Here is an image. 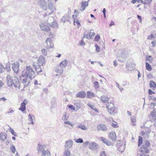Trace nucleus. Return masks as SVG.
Listing matches in <instances>:
<instances>
[{
	"label": "nucleus",
	"mask_w": 156,
	"mask_h": 156,
	"mask_svg": "<svg viewBox=\"0 0 156 156\" xmlns=\"http://www.w3.org/2000/svg\"><path fill=\"white\" fill-rule=\"evenodd\" d=\"M35 76V73L32 67L30 66H27L25 69L22 73V75L20 78L22 81V83L24 84V87H27L29 85L30 82L28 81L27 84L28 77L30 80H32Z\"/></svg>",
	"instance_id": "obj_1"
},
{
	"label": "nucleus",
	"mask_w": 156,
	"mask_h": 156,
	"mask_svg": "<svg viewBox=\"0 0 156 156\" xmlns=\"http://www.w3.org/2000/svg\"><path fill=\"white\" fill-rule=\"evenodd\" d=\"M7 84L8 87H14L16 89H19L20 83L18 78L17 77H11L10 76L7 77Z\"/></svg>",
	"instance_id": "obj_2"
},
{
	"label": "nucleus",
	"mask_w": 156,
	"mask_h": 156,
	"mask_svg": "<svg viewBox=\"0 0 156 156\" xmlns=\"http://www.w3.org/2000/svg\"><path fill=\"white\" fill-rule=\"evenodd\" d=\"M150 144L149 141L147 140L144 141L143 145L140 148V152L143 153H148L150 150Z\"/></svg>",
	"instance_id": "obj_3"
},
{
	"label": "nucleus",
	"mask_w": 156,
	"mask_h": 156,
	"mask_svg": "<svg viewBox=\"0 0 156 156\" xmlns=\"http://www.w3.org/2000/svg\"><path fill=\"white\" fill-rule=\"evenodd\" d=\"M125 144H121L120 140L117 141V143L116 145V147L118 150L121 153L123 152L125 148Z\"/></svg>",
	"instance_id": "obj_4"
},
{
	"label": "nucleus",
	"mask_w": 156,
	"mask_h": 156,
	"mask_svg": "<svg viewBox=\"0 0 156 156\" xmlns=\"http://www.w3.org/2000/svg\"><path fill=\"white\" fill-rule=\"evenodd\" d=\"M135 64L133 62L130 60L127 61L126 63V67L130 71L135 69Z\"/></svg>",
	"instance_id": "obj_5"
},
{
	"label": "nucleus",
	"mask_w": 156,
	"mask_h": 156,
	"mask_svg": "<svg viewBox=\"0 0 156 156\" xmlns=\"http://www.w3.org/2000/svg\"><path fill=\"white\" fill-rule=\"evenodd\" d=\"M46 62L45 58L43 56H40L38 58L37 62L36 64L39 66H43L45 65Z\"/></svg>",
	"instance_id": "obj_6"
},
{
	"label": "nucleus",
	"mask_w": 156,
	"mask_h": 156,
	"mask_svg": "<svg viewBox=\"0 0 156 156\" xmlns=\"http://www.w3.org/2000/svg\"><path fill=\"white\" fill-rule=\"evenodd\" d=\"M12 68L14 72L16 73H18L20 71L19 62H15L12 64Z\"/></svg>",
	"instance_id": "obj_7"
},
{
	"label": "nucleus",
	"mask_w": 156,
	"mask_h": 156,
	"mask_svg": "<svg viewBox=\"0 0 156 156\" xmlns=\"http://www.w3.org/2000/svg\"><path fill=\"white\" fill-rule=\"evenodd\" d=\"M50 24H48L42 23L40 25L41 29L43 30L48 32L50 30Z\"/></svg>",
	"instance_id": "obj_8"
},
{
	"label": "nucleus",
	"mask_w": 156,
	"mask_h": 156,
	"mask_svg": "<svg viewBox=\"0 0 156 156\" xmlns=\"http://www.w3.org/2000/svg\"><path fill=\"white\" fill-rule=\"evenodd\" d=\"M33 66L35 68L36 71L38 73L42 71V69L41 68V66H39L36 64V63L34 62L33 64Z\"/></svg>",
	"instance_id": "obj_9"
},
{
	"label": "nucleus",
	"mask_w": 156,
	"mask_h": 156,
	"mask_svg": "<svg viewBox=\"0 0 156 156\" xmlns=\"http://www.w3.org/2000/svg\"><path fill=\"white\" fill-rule=\"evenodd\" d=\"M27 103L26 100H24L23 102L21 103V106L19 109L22 112L25 111L26 110V105Z\"/></svg>",
	"instance_id": "obj_10"
},
{
	"label": "nucleus",
	"mask_w": 156,
	"mask_h": 156,
	"mask_svg": "<svg viewBox=\"0 0 156 156\" xmlns=\"http://www.w3.org/2000/svg\"><path fill=\"white\" fill-rule=\"evenodd\" d=\"M72 18L74 19L73 20V24L74 25L76 26L79 28L81 26L79 22V21L78 19H76L75 17V16L74 15H73Z\"/></svg>",
	"instance_id": "obj_11"
},
{
	"label": "nucleus",
	"mask_w": 156,
	"mask_h": 156,
	"mask_svg": "<svg viewBox=\"0 0 156 156\" xmlns=\"http://www.w3.org/2000/svg\"><path fill=\"white\" fill-rule=\"evenodd\" d=\"M86 95V92L84 91H81L79 92L76 95V97L77 98H84Z\"/></svg>",
	"instance_id": "obj_12"
},
{
	"label": "nucleus",
	"mask_w": 156,
	"mask_h": 156,
	"mask_svg": "<svg viewBox=\"0 0 156 156\" xmlns=\"http://www.w3.org/2000/svg\"><path fill=\"white\" fill-rule=\"evenodd\" d=\"M95 34L94 32H89L86 35H84L85 37L87 38H92L95 36Z\"/></svg>",
	"instance_id": "obj_13"
},
{
	"label": "nucleus",
	"mask_w": 156,
	"mask_h": 156,
	"mask_svg": "<svg viewBox=\"0 0 156 156\" xmlns=\"http://www.w3.org/2000/svg\"><path fill=\"white\" fill-rule=\"evenodd\" d=\"M110 138L113 141H115L116 140V135L115 132L112 131L110 133L109 135Z\"/></svg>",
	"instance_id": "obj_14"
},
{
	"label": "nucleus",
	"mask_w": 156,
	"mask_h": 156,
	"mask_svg": "<svg viewBox=\"0 0 156 156\" xmlns=\"http://www.w3.org/2000/svg\"><path fill=\"white\" fill-rule=\"evenodd\" d=\"M88 5V3L87 2H82L81 8L80 10L83 11L85 10L86 7Z\"/></svg>",
	"instance_id": "obj_15"
},
{
	"label": "nucleus",
	"mask_w": 156,
	"mask_h": 156,
	"mask_svg": "<svg viewBox=\"0 0 156 156\" xmlns=\"http://www.w3.org/2000/svg\"><path fill=\"white\" fill-rule=\"evenodd\" d=\"M7 135L5 133H0V139L2 141L5 140L7 138Z\"/></svg>",
	"instance_id": "obj_16"
},
{
	"label": "nucleus",
	"mask_w": 156,
	"mask_h": 156,
	"mask_svg": "<svg viewBox=\"0 0 156 156\" xmlns=\"http://www.w3.org/2000/svg\"><path fill=\"white\" fill-rule=\"evenodd\" d=\"M107 128L106 126L104 124H99L98 125V130H101L103 131H106Z\"/></svg>",
	"instance_id": "obj_17"
},
{
	"label": "nucleus",
	"mask_w": 156,
	"mask_h": 156,
	"mask_svg": "<svg viewBox=\"0 0 156 156\" xmlns=\"http://www.w3.org/2000/svg\"><path fill=\"white\" fill-rule=\"evenodd\" d=\"M152 0H138V2L145 4H150Z\"/></svg>",
	"instance_id": "obj_18"
},
{
	"label": "nucleus",
	"mask_w": 156,
	"mask_h": 156,
	"mask_svg": "<svg viewBox=\"0 0 156 156\" xmlns=\"http://www.w3.org/2000/svg\"><path fill=\"white\" fill-rule=\"evenodd\" d=\"M149 85L151 88L154 90L156 87V83L154 82L151 80L150 81Z\"/></svg>",
	"instance_id": "obj_19"
},
{
	"label": "nucleus",
	"mask_w": 156,
	"mask_h": 156,
	"mask_svg": "<svg viewBox=\"0 0 156 156\" xmlns=\"http://www.w3.org/2000/svg\"><path fill=\"white\" fill-rule=\"evenodd\" d=\"M41 156H50V153L48 150H43L42 152Z\"/></svg>",
	"instance_id": "obj_20"
},
{
	"label": "nucleus",
	"mask_w": 156,
	"mask_h": 156,
	"mask_svg": "<svg viewBox=\"0 0 156 156\" xmlns=\"http://www.w3.org/2000/svg\"><path fill=\"white\" fill-rule=\"evenodd\" d=\"M67 64V61L66 60H65L64 61L61 62L59 65L62 68H64L66 67Z\"/></svg>",
	"instance_id": "obj_21"
},
{
	"label": "nucleus",
	"mask_w": 156,
	"mask_h": 156,
	"mask_svg": "<svg viewBox=\"0 0 156 156\" xmlns=\"http://www.w3.org/2000/svg\"><path fill=\"white\" fill-rule=\"evenodd\" d=\"M115 107H112L108 109V111L109 113L110 114H114L115 111Z\"/></svg>",
	"instance_id": "obj_22"
},
{
	"label": "nucleus",
	"mask_w": 156,
	"mask_h": 156,
	"mask_svg": "<svg viewBox=\"0 0 156 156\" xmlns=\"http://www.w3.org/2000/svg\"><path fill=\"white\" fill-rule=\"evenodd\" d=\"M66 147H70L72 146L73 144V142L72 140H70L69 141H66Z\"/></svg>",
	"instance_id": "obj_23"
},
{
	"label": "nucleus",
	"mask_w": 156,
	"mask_h": 156,
	"mask_svg": "<svg viewBox=\"0 0 156 156\" xmlns=\"http://www.w3.org/2000/svg\"><path fill=\"white\" fill-rule=\"evenodd\" d=\"M87 97L88 98H92L95 96L94 94L90 91H87Z\"/></svg>",
	"instance_id": "obj_24"
},
{
	"label": "nucleus",
	"mask_w": 156,
	"mask_h": 156,
	"mask_svg": "<svg viewBox=\"0 0 156 156\" xmlns=\"http://www.w3.org/2000/svg\"><path fill=\"white\" fill-rule=\"evenodd\" d=\"M114 107V105L113 103L112 102H110L109 103L108 102L106 104V108L107 109Z\"/></svg>",
	"instance_id": "obj_25"
},
{
	"label": "nucleus",
	"mask_w": 156,
	"mask_h": 156,
	"mask_svg": "<svg viewBox=\"0 0 156 156\" xmlns=\"http://www.w3.org/2000/svg\"><path fill=\"white\" fill-rule=\"evenodd\" d=\"M101 101L104 103L107 102L108 101L109 98H108L105 96H103L101 97Z\"/></svg>",
	"instance_id": "obj_26"
},
{
	"label": "nucleus",
	"mask_w": 156,
	"mask_h": 156,
	"mask_svg": "<svg viewBox=\"0 0 156 156\" xmlns=\"http://www.w3.org/2000/svg\"><path fill=\"white\" fill-rule=\"evenodd\" d=\"M145 64L146 69L149 71H151L152 70V68L151 66L147 62H146Z\"/></svg>",
	"instance_id": "obj_27"
},
{
	"label": "nucleus",
	"mask_w": 156,
	"mask_h": 156,
	"mask_svg": "<svg viewBox=\"0 0 156 156\" xmlns=\"http://www.w3.org/2000/svg\"><path fill=\"white\" fill-rule=\"evenodd\" d=\"M143 143V138L140 136H139L138 140V145L139 147Z\"/></svg>",
	"instance_id": "obj_28"
},
{
	"label": "nucleus",
	"mask_w": 156,
	"mask_h": 156,
	"mask_svg": "<svg viewBox=\"0 0 156 156\" xmlns=\"http://www.w3.org/2000/svg\"><path fill=\"white\" fill-rule=\"evenodd\" d=\"M146 60L149 62L150 63L152 62L153 61V58L150 55L147 56L146 57Z\"/></svg>",
	"instance_id": "obj_29"
},
{
	"label": "nucleus",
	"mask_w": 156,
	"mask_h": 156,
	"mask_svg": "<svg viewBox=\"0 0 156 156\" xmlns=\"http://www.w3.org/2000/svg\"><path fill=\"white\" fill-rule=\"evenodd\" d=\"M10 149L13 153L14 154L15 153L16 149L15 147L13 145L11 146Z\"/></svg>",
	"instance_id": "obj_30"
},
{
	"label": "nucleus",
	"mask_w": 156,
	"mask_h": 156,
	"mask_svg": "<svg viewBox=\"0 0 156 156\" xmlns=\"http://www.w3.org/2000/svg\"><path fill=\"white\" fill-rule=\"evenodd\" d=\"M5 70V67L3 65L0 63V73L3 72Z\"/></svg>",
	"instance_id": "obj_31"
},
{
	"label": "nucleus",
	"mask_w": 156,
	"mask_h": 156,
	"mask_svg": "<svg viewBox=\"0 0 156 156\" xmlns=\"http://www.w3.org/2000/svg\"><path fill=\"white\" fill-rule=\"evenodd\" d=\"M104 143L108 146H112V145L113 144L111 142L107 140L106 139L105 142Z\"/></svg>",
	"instance_id": "obj_32"
},
{
	"label": "nucleus",
	"mask_w": 156,
	"mask_h": 156,
	"mask_svg": "<svg viewBox=\"0 0 156 156\" xmlns=\"http://www.w3.org/2000/svg\"><path fill=\"white\" fill-rule=\"evenodd\" d=\"M9 131L13 135L15 136H17L16 133L15 132L13 129L10 127L9 129Z\"/></svg>",
	"instance_id": "obj_33"
},
{
	"label": "nucleus",
	"mask_w": 156,
	"mask_h": 156,
	"mask_svg": "<svg viewBox=\"0 0 156 156\" xmlns=\"http://www.w3.org/2000/svg\"><path fill=\"white\" fill-rule=\"evenodd\" d=\"M38 146L39 147V149L38 150V152H40L43 149V147L40 144H39L38 145Z\"/></svg>",
	"instance_id": "obj_34"
},
{
	"label": "nucleus",
	"mask_w": 156,
	"mask_h": 156,
	"mask_svg": "<svg viewBox=\"0 0 156 156\" xmlns=\"http://www.w3.org/2000/svg\"><path fill=\"white\" fill-rule=\"evenodd\" d=\"M150 115L152 117L156 116V110H154L153 112H151Z\"/></svg>",
	"instance_id": "obj_35"
},
{
	"label": "nucleus",
	"mask_w": 156,
	"mask_h": 156,
	"mask_svg": "<svg viewBox=\"0 0 156 156\" xmlns=\"http://www.w3.org/2000/svg\"><path fill=\"white\" fill-rule=\"evenodd\" d=\"M98 139L99 141H102L103 143L105 142L106 139L105 138L103 137H100Z\"/></svg>",
	"instance_id": "obj_36"
},
{
	"label": "nucleus",
	"mask_w": 156,
	"mask_h": 156,
	"mask_svg": "<svg viewBox=\"0 0 156 156\" xmlns=\"http://www.w3.org/2000/svg\"><path fill=\"white\" fill-rule=\"evenodd\" d=\"M41 51H42V53L44 55L46 56L47 55V51L45 49H42Z\"/></svg>",
	"instance_id": "obj_37"
},
{
	"label": "nucleus",
	"mask_w": 156,
	"mask_h": 156,
	"mask_svg": "<svg viewBox=\"0 0 156 156\" xmlns=\"http://www.w3.org/2000/svg\"><path fill=\"white\" fill-rule=\"evenodd\" d=\"M76 142L77 143H82L83 142V140L81 138L77 139L75 140Z\"/></svg>",
	"instance_id": "obj_38"
},
{
	"label": "nucleus",
	"mask_w": 156,
	"mask_h": 156,
	"mask_svg": "<svg viewBox=\"0 0 156 156\" xmlns=\"http://www.w3.org/2000/svg\"><path fill=\"white\" fill-rule=\"evenodd\" d=\"M48 8L51 10H52L53 11V9H54V7L52 4H50L48 5Z\"/></svg>",
	"instance_id": "obj_39"
},
{
	"label": "nucleus",
	"mask_w": 156,
	"mask_h": 156,
	"mask_svg": "<svg viewBox=\"0 0 156 156\" xmlns=\"http://www.w3.org/2000/svg\"><path fill=\"white\" fill-rule=\"evenodd\" d=\"M151 132V130L150 129H149L147 131H146L145 132L146 136H148Z\"/></svg>",
	"instance_id": "obj_40"
},
{
	"label": "nucleus",
	"mask_w": 156,
	"mask_h": 156,
	"mask_svg": "<svg viewBox=\"0 0 156 156\" xmlns=\"http://www.w3.org/2000/svg\"><path fill=\"white\" fill-rule=\"evenodd\" d=\"M131 121L132 122H135L136 121V117L135 116H133L131 117Z\"/></svg>",
	"instance_id": "obj_41"
},
{
	"label": "nucleus",
	"mask_w": 156,
	"mask_h": 156,
	"mask_svg": "<svg viewBox=\"0 0 156 156\" xmlns=\"http://www.w3.org/2000/svg\"><path fill=\"white\" fill-rule=\"evenodd\" d=\"M28 117H29V118L30 119V121L31 122V124H34V122H33V120H32V116L30 115V114L29 115Z\"/></svg>",
	"instance_id": "obj_42"
},
{
	"label": "nucleus",
	"mask_w": 156,
	"mask_h": 156,
	"mask_svg": "<svg viewBox=\"0 0 156 156\" xmlns=\"http://www.w3.org/2000/svg\"><path fill=\"white\" fill-rule=\"evenodd\" d=\"M80 45H84L85 44V42L83 40H81L79 43Z\"/></svg>",
	"instance_id": "obj_43"
},
{
	"label": "nucleus",
	"mask_w": 156,
	"mask_h": 156,
	"mask_svg": "<svg viewBox=\"0 0 156 156\" xmlns=\"http://www.w3.org/2000/svg\"><path fill=\"white\" fill-rule=\"evenodd\" d=\"M148 93L150 95H151L153 94H154V92H153L150 89L148 90Z\"/></svg>",
	"instance_id": "obj_44"
},
{
	"label": "nucleus",
	"mask_w": 156,
	"mask_h": 156,
	"mask_svg": "<svg viewBox=\"0 0 156 156\" xmlns=\"http://www.w3.org/2000/svg\"><path fill=\"white\" fill-rule=\"evenodd\" d=\"M112 126L114 128H117L118 127V125L116 123H112Z\"/></svg>",
	"instance_id": "obj_45"
},
{
	"label": "nucleus",
	"mask_w": 156,
	"mask_h": 156,
	"mask_svg": "<svg viewBox=\"0 0 156 156\" xmlns=\"http://www.w3.org/2000/svg\"><path fill=\"white\" fill-rule=\"evenodd\" d=\"M74 13L76 15V16H75V17L76 18L77 17V16L78 14V11L76 10L75 9L74 10Z\"/></svg>",
	"instance_id": "obj_46"
},
{
	"label": "nucleus",
	"mask_w": 156,
	"mask_h": 156,
	"mask_svg": "<svg viewBox=\"0 0 156 156\" xmlns=\"http://www.w3.org/2000/svg\"><path fill=\"white\" fill-rule=\"evenodd\" d=\"M68 106L69 107V108H71L72 109H73V110H75V108L73 107V105H68Z\"/></svg>",
	"instance_id": "obj_47"
},
{
	"label": "nucleus",
	"mask_w": 156,
	"mask_h": 156,
	"mask_svg": "<svg viewBox=\"0 0 156 156\" xmlns=\"http://www.w3.org/2000/svg\"><path fill=\"white\" fill-rule=\"evenodd\" d=\"M151 105L154 106V110H156V104L155 103H154L152 102L151 103Z\"/></svg>",
	"instance_id": "obj_48"
},
{
	"label": "nucleus",
	"mask_w": 156,
	"mask_h": 156,
	"mask_svg": "<svg viewBox=\"0 0 156 156\" xmlns=\"http://www.w3.org/2000/svg\"><path fill=\"white\" fill-rule=\"evenodd\" d=\"M100 156H106L105 151H102L100 154Z\"/></svg>",
	"instance_id": "obj_49"
},
{
	"label": "nucleus",
	"mask_w": 156,
	"mask_h": 156,
	"mask_svg": "<svg viewBox=\"0 0 156 156\" xmlns=\"http://www.w3.org/2000/svg\"><path fill=\"white\" fill-rule=\"evenodd\" d=\"M137 17L138 18L139 20V22L141 23L142 21L141 17L139 15H137Z\"/></svg>",
	"instance_id": "obj_50"
},
{
	"label": "nucleus",
	"mask_w": 156,
	"mask_h": 156,
	"mask_svg": "<svg viewBox=\"0 0 156 156\" xmlns=\"http://www.w3.org/2000/svg\"><path fill=\"white\" fill-rule=\"evenodd\" d=\"M6 100V98L5 97H2V98H0V101H5Z\"/></svg>",
	"instance_id": "obj_51"
},
{
	"label": "nucleus",
	"mask_w": 156,
	"mask_h": 156,
	"mask_svg": "<svg viewBox=\"0 0 156 156\" xmlns=\"http://www.w3.org/2000/svg\"><path fill=\"white\" fill-rule=\"evenodd\" d=\"M113 65L115 67H116L118 65L117 63L116 60L114 61Z\"/></svg>",
	"instance_id": "obj_52"
},
{
	"label": "nucleus",
	"mask_w": 156,
	"mask_h": 156,
	"mask_svg": "<svg viewBox=\"0 0 156 156\" xmlns=\"http://www.w3.org/2000/svg\"><path fill=\"white\" fill-rule=\"evenodd\" d=\"M154 37L153 35L152 34L151 36H149L148 37L147 39L149 40H151L152 39V38Z\"/></svg>",
	"instance_id": "obj_53"
},
{
	"label": "nucleus",
	"mask_w": 156,
	"mask_h": 156,
	"mask_svg": "<svg viewBox=\"0 0 156 156\" xmlns=\"http://www.w3.org/2000/svg\"><path fill=\"white\" fill-rule=\"evenodd\" d=\"M115 25V23L113 21H112L109 25V26L111 27L113 25Z\"/></svg>",
	"instance_id": "obj_54"
},
{
	"label": "nucleus",
	"mask_w": 156,
	"mask_h": 156,
	"mask_svg": "<svg viewBox=\"0 0 156 156\" xmlns=\"http://www.w3.org/2000/svg\"><path fill=\"white\" fill-rule=\"evenodd\" d=\"M105 80V79L104 77H102V79H101L99 80V81L100 82V83L101 84V85H102V83L103 81H104Z\"/></svg>",
	"instance_id": "obj_55"
},
{
	"label": "nucleus",
	"mask_w": 156,
	"mask_h": 156,
	"mask_svg": "<svg viewBox=\"0 0 156 156\" xmlns=\"http://www.w3.org/2000/svg\"><path fill=\"white\" fill-rule=\"evenodd\" d=\"M64 123L66 124H69V125H71L72 126V124L69 121H66V122H64Z\"/></svg>",
	"instance_id": "obj_56"
},
{
	"label": "nucleus",
	"mask_w": 156,
	"mask_h": 156,
	"mask_svg": "<svg viewBox=\"0 0 156 156\" xmlns=\"http://www.w3.org/2000/svg\"><path fill=\"white\" fill-rule=\"evenodd\" d=\"M151 44H152L153 47H155V44L154 41H152L151 42Z\"/></svg>",
	"instance_id": "obj_57"
},
{
	"label": "nucleus",
	"mask_w": 156,
	"mask_h": 156,
	"mask_svg": "<svg viewBox=\"0 0 156 156\" xmlns=\"http://www.w3.org/2000/svg\"><path fill=\"white\" fill-rule=\"evenodd\" d=\"M14 112V111L12 109H10L8 111V113H12Z\"/></svg>",
	"instance_id": "obj_58"
},
{
	"label": "nucleus",
	"mask_w": 156,
	"mask_h": 156,
	"mask_svg": "<svg viewBox=\"0 0 156 156\" xmlns=\"http://www.w3.org/2000/svg\"><path fill=\"white\" fill-rule=\"evenodd\" d=\"M3 84L4 83L2 81L0 80V87H2Z\"/></svg>",
	"instance_id": "obj_59"
},
{
	"label": "nucleus",
	"mask_w": 156,
	"mask_h": 156,
	"mask_svg": "<svg viewBox=\"0 0 156 156\" xmlns=\"http://www.w3.org/2000/svg\"><path fill=\"white\" fill-rule=\"evenodd\" d=\"M153 126L154 128H151V129H150L151 130V131H152V132H154V130L155 129H156V127H154V126Z\"/></svg>",
	"instance_id": "obj_60"
},
{
	"label": "nucleus",
	"mask_w": 156,
	"mask_h": 156,
	"mask_svg": "<svg viewBox=\"0 0 156 156\" xmlns=\"http://www.w3.org/2000/svg\"><path fill=\"white\" fill-rule=\"evenodd\" d=\"M34 83L35 85H37L38 84V82L36 80H35L34 81Z\"/></svg>",
	"instance_id": "obj_61"
},
{
	"label": "nucleus",
	"mask_w": 156,
	"mask_h": 156,
	"mask_svg": "<svg viewBox=\"0 0 156 156\" xmlns=\"http://www.w3.org/2000/svg\"><path fill=\"white\" fill-rule=\"evenodd\" d=\"M102 12H103V14H105V12H106V9L105 8H104L103 9V11H102Z\"/></svg>",
	"instance_id": "obj_62"
},
{
	"label": "nucleus",
	"mask_w": 156,
	"mask_h": 156,
	"mask_svg": "<svg viewBox=\"0 0 156 156\" xmlns=\"http://www.w3.org/2000/svg\"><path fill=\"white\" fill-rule=\"evenodd\" d=\"M140 156H149V155L147 154H141L140 155Z\"/></svg>",
	"instance_id": "obj_63"
},
{
	"label": "nucleus",
	"mask_w": 156,
	"mask_h": 156,
	"mask_svg": "<svg viewBox=\"0 0 156 156\" xmlns=\"http://www.w3.org/2000/svg\"><path fill=\"white\" fill-rule=\"evenodd\" d=\"M154 122H155V123L154 124V127H156V118L155 119H154Z\"/></svg>",
	"instance_id": "obj_64"
}]
</instances>
